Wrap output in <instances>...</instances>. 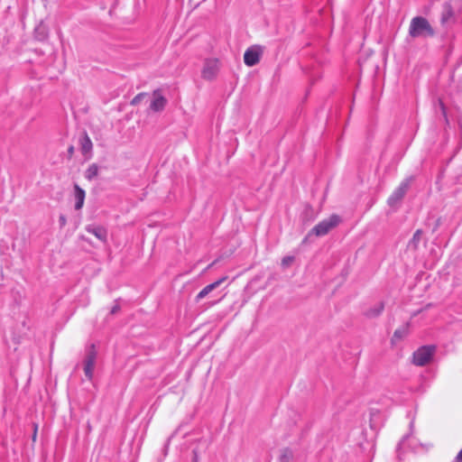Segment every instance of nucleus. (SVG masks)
Instances as JSON below:
<instances>
[{"label":"nucleus","instance_id":"obj_1","mask_svg":"<svg viewBox=\"0 0 462 462\" xmlns=\"http://www.w3.org/2000/svg\"><path fill=\"white\" fill-rule=\"evenodd\" d=\"M409 34L412 38L429 37L434 35V30L426 18L416 16L411 21Z\"/></svg>","mask_w":462,"mask_h":462},{"label":"nucleus","instance_id":"obj_2","mask_svg":"<svg viewBox=\"0 0 462 462\" xmlns=\"http://www.w3.org/2000/svg\"><path fill=\"white\" fill-rule=\"evenodd\" d=\"M341 222V217L338 215L332 214L328 218L323 219L317 224L309 233L308 236H324L328 234L332 229L337 227Z\"/></svg>","mask_w":462,"mask_h":462},{"label":"nucleus","instance_id":"obj_3","mask_svg":"<svg viewBox=\"0 0 462 462\" xmlns=\"http://www.w3.org/2000/svg\"><path fill=\"white\" fill-rule=\"evenodd\" d=\"M435 348H417L412 355V362L416 365H425L428 364L433 355Z\"/></svg>","mask_w":462,"mask_h":462},{"label":"nucleus","instance_id":"obj_4","mask_svg":"<svg viewBox=\"0 0 462 462\" xmlns=\"http://www.w3.org/2000/svg\"><path fill=\"white\" fill-rule=\"evenodd\" d=\"M263 50L260 46L249 47L244 54V62L248 67H253L260 61Z\"/></svg>","mask_w":462,"mask_h":462},{"label":"nucleus","instance_id":"obj_5","mask_svg":"<svg viewBox=\"0 0 462 462\" xmlns=\"http://www.w3.org/2000/svg\"><path fill=\"white\" fill-rule=\"evenodd\" d=\"M410 183L408 180H403L388 198L387 203L390 207L396 206L405 196L408 191Z\"/></svg>","mask_w":462,"mask_h":462},{"label":"nucleus","instance_id":"obj_6","mask_svg":"<svg viewBox=\"0 0 462 462\" xmlns=\"http://www.w3.org/2000/svg\"><path fill=\"white\" fill-rule=\"evenodd\" d=\"M218 72L217 60H207L204 63L201 76L204 79L212 80Z\"/></svg>","mask_w":462,"mask_h":462},{"label":"nucleus","instance_id":"obj_7","mask_svg":"<svg viewBox=\"0 0 462 462\" xmlns=\"http://www.w3.org/2000/svg\"><path fill=\"white\" fill-rule=\"evenodd\" d=\"M152 97L153 98L150 104V109L153 112L162 111L167 105V99L161 94L160 89H155L152 92Z\"/></svg>","mask_w":462,"mask_h":462},{"label":"nucleus","instance_id":"obj_8","mask_svg":"<svg viewBox=\"0 0 462 462\" xmlns=\"http://www.w3.org/2000/svg\"><path fill=\"white\" fill-rule=\"evenodd\" d=\"M97 360V352L95 350H91L86 356L84 361V373L88 379L91 380L93 378V372Z\"/></svg>","mask_w":462,"mask_h":462},{"label":"nucleus","instance_id":"obj_9","mask_svg":"<svg viewBox=\"0 0 462 462\" xmlns=\"http://www.w3.org/2000/svg\"><path fill=\"white\" fill-rule=\"evenodd\" d=\"M86 231L94 235L101 242H106L107 237L106 229L102 226L88 225L85 227Z\"/></svg>","mask_w":462,"mask_h":462},{"label":"nucleus","instance_id":"obj_10","mask_svg":"<svg viewBox=\"0 0 462 462\" xmlns=\"http://www.w3.org/2000/svg\"><path fill=\"white\" fill-rule=\"evenodd\" d=\"M226 280V277H222L217 281L207 285L204 287L196 296L195 300L197 302L200 301L204 299L208 293H210L213 290L217 288L221 283H223Z\"/></svg>","mask_w":462,"mask_h":462},{"label":"nucleus","instance_id":"obj_11","mask_svg":"<svg viewBox=\"0 0 462 462\" xmlns=\"http://www.w3.org/2000/svg\"><path fill=\"white\" fill-rule=\"evenodd\" d=\"M384 309V303L383 301H379L375 303L373 307L365 310L364 315L368 319H374L379 317Z\"/></svg>","mask_w":462,"mask_h":462},{"label":"nucleus","instance_id":"obj_12","mask_svg":"<svg viewBox=\"0 0 462 462\" xmlns=\"http://www.w3.org/2000/svg\"><path fill=\"white\" fill-rule=\"evenodd\" d=\"M79 144L81 152L84 155L90 153L93 148V143L87 133L79 138Z\"/></svg>","mask_w":462,"mask_h":462},{"label":"nucleus","instance_id":"obj_13","mask_svg":"<svg viewBox=\"0 0 462 462\" xmlns=\"http://www.w3.org/2000/svg\"><path fill=\"white\" fill-rule=\"evenodd\" d=\"M74 191H75V199H76L75 209L79 210L82 208V207L84 205L86 193H85V190L83 189H81L79 185H75Z\"/></svg>","mask_w":462,"mask_h":462},{"label":"nucleus","instance_id":"obj_14","mask_svg":"<svg viewBox=\"0 0 462 462\" xmlns=\"http://www.w3.org/2000/svg\"><path fill=\"white\" fill-rule=\"evenodd\" d=\"M408 328H409L408 324H404L401 328H397L393 333V337L392 338V343L395 344L397 341H399V340L402 339L404 337H406L408 334Z\"/></svg>","mask_w":462,"mask_h":462},{"label":"nucleus","instance_id":"obj_15","mask_svg":"<svg viewBox=\"0 0 462 462\" xmlns=\"http://www.w3.org/2000/svg\"><path fill=\"white\" fill-rule=\"evenodd\" d=\"M98 172H99L98 165L96 164V163H92L86 170V171H85V178L88 180H93L95 178H97V176L98 175Z\"/></svg>","mask_w":462,"mask_h":462},{"label":"nucleus","instance_id":"obj_16","mask_svg":"<svg viewBox=\"0 0 462 462\" xmlns=\"http://www.w3.org/2000/svg\"><path fill=\"white\" fill-rule=\"evenodd\" d=\"M421 236L422 231L420 229L416 230L411 239L410 240L408 246L413 250H416L420 243Z\"/></svg>","mask_w":462,"mask_h":462},{"label":"nucleus","instance_id":"obj_17","mask_svg":"<svg viewBox=\"0 0 462 462\" xmlns=\"http://www.w3.org/2000/svg\"><path fill=\"white\" fill-rule=\"evenodd\" d=\"M293 453L289 448H283L281 451L280 462H290L292 459Z\"/></svg>","mask_w":462,"mask_h":462},{"label":"nucleus","instance_id":"obj_18","mask_svg":"<svg viewBox=\"0 0 462 462\" xmlns=\"http://www.w3.org/2000/svg\"><path fill=\"white\" fill-rule=\"evenodd\" d=\"M146 97V93H139L136 95L131 101V105L136 106L142 102V100Z\"/></svg>","mask_w":462,"mask_h":462},{"label":"nucleus","instance_id":"obj_19","mask_svg":"<svg viewBox=\"0 0 462 462\" xmlns=\"http://www.w3.org/2000/svg\"><path fill=\"white\" fill-rule=\"evenodd\" d=\"M293 259H294L293 256H285L282 260V264L283 266H287L293 261Z\"/></svg>","mask_w":462,"mask_h":462},{"label":"nucleus","instance_id":"obj_20","mask_svg":"<svg viewBox=\"0 0 462 462\" xmlns=\"http://www.w3.org/2000/svg\"><path fill=\"white\" fill-rule=\"evenodd\" d=\"M120 309H121L120 305L116 301V304L110 310V314L111 315L116 314L120 310Z\"/></svg>","mask_w":462,"mask_h":462},{"label":"nucleus","instance_id":"obj_21","mask_svg":"<svg viewBox=\"0 0 462 462\" xmlns=\"http://www.w3.org/2000/svg\"><path fill=\"white\" fill-rule=\"evenodd\" d=\"M59 223H60V227H63V226H66L67 218H66V217L64 215H60L59 217Z\"/></svg>","mask_w":462,"mask_h":462},{"label":"nucleus","instance_id":"obj_22","mask_svg":"<svg viewBox=\"0 0 462 462\" xmlns=\"http://www.w3.org/2000/svg\"><path fill=\"white\" fill-rule=\"evenodd\" d=\"M450 14H451V12L449 10L447 12V14H443L442 18H441L442 23H445Z\"/></svg>","mask_w":462,"mask_h":462},{"label":"nucleus","instance_id":"obj_23","mask_svg":"<svg viewBox=\"0 0 462 462\" xmlns=\"http://www.w3.org/2000/svg\"><path fill=\"white\" fill-rule=\"evenodd\" d=\"M40 30H41V27L36 28V30H35L36 37H37L39 40H43V39L46 37V34H42V37H39V36H38V33H39V31H40Z\"/></svg>","mask_w":462,"mask_h":462},{"label":"nucleus","instance_id":"obj_24","mask_svg":"<svg viewBox=\"0 0 462 462\" xmlns=\"http://www.w3.org/2000/svg\"><path fill=\"white\" fill-rule=\"evenodd\" d=\"M456 462H462V449L458 452L456 457Z\"/></svg>","mask_w":462,"mask_h":462},{"label":"nucleus","instance_id":"obj_25","mask_svg":"<svg viewBox=\"0 0 462 462\" xmlns=\"http://www.w3.org/2000/svg\"><path fill=\"white\" fill-rule=\"evenodd\" d=\"M68 153H69V156H71L74 153V146L73 145H70L68 148Z\"/></svg>","mask_w":462,"mask_h":462},{"label":"nucleus","instance_id":"obj_26","mask_svg":"<svg viewBox=\"0 0 462 462\" xmlns=\"http://www.w3.org/2000/svg\"><path fill=\"white\" fill-rule=\"evenodd\" d=\"M193 453H194L193 461L198 462V454L195 450L193 451Z\"/></svg>","mask_w":462,"mask_h":462},{"label":"nucleus","instance_id":"obj_27","mask_svg":"<svg viewBox=\"0 0 462 462\" xmlns=\"http://www.w3.org/2000/svg\"><path fill=\"white\" fill-rule=\"evenodd\" d=\"M42 34H45V33H44V32H42V31H39L38 36H39V37H42Z\"/></svg>","mask_w":462,"mask_h":462},{"label":"nucleus","instance_id":"obj_28","mask_svg":"<svg viewBox=\"0 0 462 462\" xmlns=\"http://www.w3.org/2000/svg\"><path fill=\"white\" fill-rule=\"evenodd\" d=\"M440 106H441L442 110L444 111V105L442 102H440Z\"/></svg>","mask_w":462,"mask_h":462},{"label":"nucleus","instance_id":"obj_29","mask_svg":"<svg viewBox=\"0 0 462 462\" xmlns=\"http://www.w3.org/2000/svg\"><path fill=\"white\" fill-rule=\"evenodd\" d=\"M423 346H429V347H431V346H435L434 345H424Z\"/></svg>","mask_w":462,"mask_h":462},{"label":"nucleus","instance_id":"obj_30","mask_svg":"<svg viewBox=\"0 0 462 462\" xmlns=\"http://www.w3.org/2000/svg\"><path fill=\"white\" fill-rule=\"evenodd\" d=\"M213 265V263L208 265V267L206 268V270H208L211 266Z\"/></svg>","mask_w":462,"mask_h":462}]
</instances>
